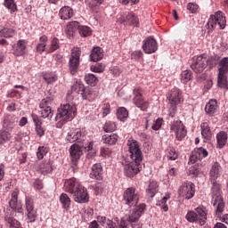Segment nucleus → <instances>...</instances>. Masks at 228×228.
Segmentation results:
<instances>
[{"mask_svg": "<svg viewBox=\"0 0 228 228\" xmlns=\"http://www.w3.org/2000/svg\"><path fill=\"white\" fill-rule=\"evenodd\" d=\"M77 109L75 105L70 103H66L61 105L60 109H58V113L55 117L56 122L61 126L63 124H67V122H70L76 117V112Z\"/></svg>", "mask_w": 228, "mask_h": 228, "instance_id": "1", "label": "nucleus"}, {"mask_svg": "<svg viewBox=\"0 0 228 228\" xmlns=\"http://www.w3.org/2000/svg\"><path fill=\"white\" fill-rule=\"evenodd\" d=\"M212 184L211 188V204L216 208L217 207V215H220L224 208H225V203L224 202V198L222 197V184L218 182H210Z\"/></svg>", "mask_w": 228, "mask_h": 228, "instance_id": "2", "label": "nucleus"}, {"mask_svg": "<svg viewBox=\"0 0 228 228\" xmlns=\"http://www.w3.org/2000/svg\"><path fill=\"white\" fill-rule=\"evenodd\" d=\"M185 219L190 224H200L204 225L208 220V210L204 206H200L194 210H189L185 216Z\"/></svg>", "mask_w": 228, "mask_h": 228, "instance_id": "3", "label": "nucleus"}, {"mask_svg": "<svg viewBox=\"0 0 228 228\" xmlns=\"http://www.w3.org/2000/svg\"><path fill=\"white\" fill-rule=\"evenodd\" d=\"M216 26H219V29H225L227 26V18L225 17V13L222 11H217L210 15L207 23V28L209 31H215Z\"/></svg>", "mask_w": 228, "mask_h": 228, "instance_id": "4", "label": "nucleus"}, {"mask_svg": "<svg viewBox=\"0 0 228 228\" xmlns=\"http://www.w3.org/2000/svg\"><path fill=\"white\" fill-rule=\"evenodd\" d=\"M126 145L132 161L142 164V161H143V153L142 152V149H140V142L134 139H129Z\"/></svg>", "mask_w": 228, "mask_h": 228, "instance_id": "5", "label": "nucleus"}, {"mask_svg": "<svg viewBox=\"0 0 228 228\" xmlns=\"http://www.w3.org/2000/svg\"><path fill=\"white\" fill-rule=\"evenodd\" d=\"M123 202L128 208H136L140 202V192L134 187H129L123 192Z\"/></svg>", "mask_w": 228, "mask_h": 228, "instance_id": "6", "label": "nucleus"}, {"mask_svg": "<svg viewBox=\"0 0 228 228\" xmlns=\"http://www.w3.org/2000/svg\"><path fill=\"white\" fill-rule=\"evenodd\" d=\"M170 131L175 133V140L177 142H183L184 138H186V134H188V131L186 130V126L183 123V121L177 119L171 122L169 125Z\"/></svg>", "mask_w": 228, "mask_h": 228, "instance_id": "7", "label": "nucleus"}, {"mask_svg": "<svg viewBox=\"0 0 228 228\" xmlns=\"http://www.w3.org/2000/svg\"><path fill=\"white\" fill-rule=\"evenodd\" d=\"M80 58H81V48L74 47L71 50V53L69 61V70L72 76H74V74H76V72H77V69H79Z\"/></svg>", "mask_w": 228, "mask_h": 228, "instance_id": "8", "label": "nucleus"}, {"mask_svg": "<svg viewBox=\"0 0 228 228\" xmlns=\"http://www.w3.org/2000/svg\"><path fill=\"white\" fill-rule=\"evenodd\" d=\"M53 101H54L53 97H46L41 101L39 104V111L43 118H53V108H51Z\"/></svg>", "mask_w": 228, "mask_h": 228, "instance_id": "9", "label": "nucleus"}, {"mask_svg": "<svg viewBox=\"0 0 228 228\" xmlns=\"http://www.w3.org/2000/svg\"><path fill=\"white\" fill-rule=\"evenodd\" d=\"M66 139L69 143H74V142L83 143L84 142H86V131L79 128L72 129L68 133Z\"/></svg>", "mask_w": 228, "mask_h": 228, "instance_id": "10", "label": "nucleus"}, {"mask_svg": "<svg viewBox=\"0 0 228 228\" xmlns=\"http://www.w3.org/2000/svg\"><path fill=\"white\" fill-rule=\"evenodd\" d=\"M134 98L133 102L134 104L141 109V111H147L149 109L150 103L147 101L143 100V95L142 94V88L137 87L133 91Z\"/></svg>", "mask_w": 228, "mask_h": 228, "instance_id": "11", "label": "nucleus"}, {"mask_svg": "<svg viewBox=\"0 0 228 228\" xmlns=\"http://www.w3.org/2000/svg\"><path fill=\"white\" fill-rule=\"evenodd\" d=\"M179 195L185 197L186 200L195 197V183L191 182H183L178 190Z\"/></svg>", "mask_w": 228, "mask_h": 228, "instance_id": "12", "label": "nucleus"}, {"mask_svg": "<svg viewBox=\"0 0 228 228\" xmlns=\"http://www.w3.org/2000/svg\"><path fill=\"white\" fill-rule=\"evenodd\" d=\"M25 209L27 211V218L30 224L37 222L38 216L37 210L35 208V200L32 198L27 197L25 199Z\"/></svg>", "mask_w": 228, "mask_h": 228, "instance_id": "13", "label": "nucleus"}, {"mask_svg": "<svg viewBox=\"0 0 228 228\" xmlns=\"http://www.w3.org/2000/svg\"><path fill=\"white\" fill-rule=\"evenodd\" d=\"M208 55L201 54L198 56L191 64V69L196 73L200 74L204 72L206 67H208Z\"/></svg>", "mask_w": 228, "mask_h": 228, "instance_id": "14", "label": "nucleus"}, {"mask_svg": "<svg viewBox=\"0 0 228 228\" xmlns=\"http://www.w3.org/2000/svg\"><path fill=\"white\" fill-rule=\"evenodd\" d=\"M147 206L145 203L140 204L139 206L135 207L132 213L128 216L126 221L131 224V227H136V223L140 220V216L143 215L145 208Z\"/></svg>", "mask_w": 228, "mask_h": 228, "instance_id": "15", "label": "nucleus"}, {"mask_svg": "<svg viewBox=\"0 0 228 228\" xmlns=\"http://www.w3.org/2000/svg\"><path fill=\"white\" fill-rule=\"evenodd\" d=\"M120 24L124 26H133V28H140V18L134 12H128L125 16L119 18Z\"/></svg>", "mask_w": 228, "mask_h": 228, "instance_id": "16", "label": "nucleus"}, {"mask_svg": "<svg viewBox=\"0 0 228 228\" xmlns=\"http://www.w3.org/2000/svg\"><path fill=\"white\" fill-rule=\"evenodd\" d=\"M167 99L169 104H181L184 101L183 91L177 87H174L167 93Z\"/></svg>", "mask_w": 228, "mask_h": 228, "instance_id": "17", "label": "nucleus"}, {"mask_svg": "<svg viewBox=\"0 0 228 228\" xmlns=\"http://www.w3.org/2000/svg\"><path fill=\"white\" fill-rule=\"evenodd\" d=\"M142 51L145 54H152L158 51V42L154 37L150 36L142 41Z\"/></svg>", "mask_w": 228, "mask_h": 228, "instance_id": "18", "label": "nucleus"}, {"mask_svg": "<svg viewBox=\"0 0 228 228\" xmlns=\"http://www.w3.org/2000/svg\"><path fill=\"white\" fill-rule=\"evenodd\" d=\"M73 200L77 204H86L90 200V195L86 187L81 185L78 190L73 194Z\"/></svg>", "mask_w": 228, "mask_h": 228, "instance_id": "19", "label": "nucleus"}, {"mask_svg": "<svg viewBox=\"0 0 228 228\" xmlns=\"http://www.w3.org/2000/svg\"><path fill=\"white\" fill-rule=\"evenodd\" d=\"M208 156H209V152L205 148H195L191 154L189 163L194 165V163L200 161V159H204V158H208Z\"/></svg>", "mask_w": 228, "mask_h": 228, "instance_id": "20", "label": "nucleus"}, {"mask_svg": "<svg viewBox=\"0 0 228 228\" xmlns=\"http://www.w3.org/2000/svg\"><path fill=\"white\" fill-rule=\"evenodd\" d=\"M81 186H83V184L75 177L67 179L64 182V191H67V193H71V195H74Z\"/></svg>", "mask_w": 228, "mask_h": 228, "instance_id": "21", "label": "nucleus"}, {"mask_svg": "<svg viewBox=\"0 0 228 228\" xmlns=\"http://www.w3.org/2000/svg\"><path fill=\"white\" fill-rule=\"evenodd\" d=\"M19 192L12 191L11 194V200L9 201V206L11 208H7L6 211H13L15 213H22V203L19 202Z\"/></svg>", "mask_w": 228, "mask_h": 228, "instance_id": "22", "label": "nucleus"}, {"mask_svg": "<svg viewBox=\"0 0 228 228\" xmlns=\"http://www.w3.org/2000/svg\"><path fill=\"white\" fill-rule=\"evenodd\" d=\"M28 51V41L20 39L12 45V54L16 57L25 56Z\"/></svg>", "mask_w": 228, "mask_h": 228, "instance_id": "23", "label": "nucleus"}, {"mask_svg": "<svg viewBox=\"0 0 228 228\" xmlns=\"http://www.w3.org/2000/svg\"><path fill=\"white\" fill-rule=\"evenodd\" d=\"M69 155L71 158V165H77V161L81 159V156L83 155V148L81 144L74 143L69 148Z\"/></svg>", "mask_w": 228, "mask_h": 228, "instance_id": "24", "label": "nucleus"}, {"mask_svg": "<svg viewBox=\"0 0 228 228\" xmlns=\"http://www.w3.org/2000/svg\"><path fill=\"white\" fill-rule=\"evenodd\" d=\"M142 170V164L134 163V161L130 162L129 164L125 165L124 167V174L126 177H133L139 174Z\"/></svg>", "mask_w": 228, "mask_h": 228, "instance_id": "25", "label": "nucleus"}, {"mask_svg": "<svg viewBox=\"0 0 228 228\" xmlns=\"http://www.w3.org/2000/svg\"><path fill=\"white\" fill-rule=\"evenodd\" d=\"M222 172H224V169L222 168V165H220V163L218 162L212 163V166L209 171L210 183H215V181H217L218 177L222 175Z\"/></svg>", "mask_w": 228, "mask_h": 228, "instance_id": "26", "label": "nucleus"}, {"mask_svg": "<svg viewBox=\"0 0 228 228\" xmlns=\"http://www.w3.org/2000/svg\"><path fill=\"white\" fill-rule=\"evenodd\" d=\"M15 215L13 211L6 210L4 220L6 223L7 227L9 228H22L20 225V222L19 220L15 219Z\"/></svg>", "mask_w": 228, "mask_h": 228, "instance_id": "27", "label": "nucleus"}, {"mask_svg": "<svg viewBox=\"0 0 228 228\" xmlns=\"http://www.w3.org/2000/svg\"><path fill=\"white\" fill-rule=\"evenodd\" d=\"M31 118L35 124V129L37 136H39V138H42V136L45 134V129L42 127V119L40 118V117H38V115L35 113L31 114Z\"/></svg>", "mask_w": 228, "mask_h": 228, "instance_id": "28", "label": "nucleus"}, {"mask_svg": "<svg viewBox=\"0 0 228 228\" xmlns=\"http://www.w3.org/2000/svg\"><path fill=\"white\" fill-rule=\"evenodd\" d=\"M216 147L217 149H224L227 145L228 134L227 132L222 130L216 135Z\"/></svg>", "mask_w": 228, "mask_h": 228, "instance_id": "29", "label": "nucleus"}, {"mask_svg": "<svg viewBox=\"0 0 228 228\" xmlns=\"http://www.w3.org/2000/svg\"><path fill=\"white\" fill-rule=\"evenodd\" d=\"M209 121H205L200 124L201 136L207 141L211 140L213 132H211V126H209Z\"/></svg>", "mask_w": 228, "mask_h": 228, "instance_id": "30", "label": "nucleus"}, {"mask_svg": "<svg viewBox=\"0 0 228 228\" xmlns=\"http://www.w3.org/2000/svg\"><path fill=\"white\" fill-rule=\"evenodd\" d=\"M17 122H19L17 118L7 116L4 119L3 129L5 131H12V129L17 126Z\"/></svg>", "mask_w": 228, "mask_h": 228, "instance_id": "31", "label": "nucleus"}, {"mask_svg": "<svg viewBox=\"0 0 228 228\" xmlns=\"http://www.w3.org/2000/svg\"><path fill=\"white\" fill-rule=\"evenodd\" d=\"M90 177L91 179H96V181L102 179V166L101 164L93 165Z\"/></svg>", "mask_w": 228, "mask_h": 228, "instance_id": "32", "label": "nucleus"}, {"mask_svg": "<svg viewBox=\"0 0 228 228\" xmlns=\"http://www.w3.org/2000/svg\"><path fill=\"white\" fill-rule=\"evenodd\" d=\"M74 16V11L69 6H63L60 9L59 17L61 20H69Z\"/></svg>", "mask_w": 228, "mask_h": 228, "instance_id": "33", "label": "nucleus"}, {"mask_svg": "<svg viewBox=\"0 0 228 228\" xmlns=\"http://www.w3.org/2000/svg\"><path fill=\"white\" fill-rule=\"evenodd\" d=\"M79 29V22L77 21H71L65 28V33L69 38L74 37V33H76Z\"/></svg>", "mask_w": 228, "mask_h": 228, "instance_id": "34", "label": "nucleus"}, {"mask_svg": "<svg viewBox=\"0 0 228 228\" xmlns=\"http://www.w3.org/2000/svg\"><path fill=\"white\" fill-rule=\"evenodd\" d=\"M159 188V184L155 180H151L146 190V195L152 199L158 193Z\"/></svg>", "mask_w": 228, "mask_h": 228, "instance_id": "35", "label": "nucleus"}, {"mask_svg": "<svg viewBox=\"0 0 228 228\" xmlns=\"http://www.w3.org/2000/svg\"><path fill=\"white\" fill-rule=\"evenodd\" d=\"M216 110H218V102L216 100H210L205 107V111L208 115H215Z\"/></svg>", "mask_w": 228, "mask_h": 228, "instance_id": "36", "label": "nucleus"}, {"mask_svg": "<svg viewBox=\"0 0 228 228\" xmlns=\"http://www.w3.org/2000/svg\"><path fill=\"white\" fill-rule=\"evenodd\" d=\"M47 36L43 35L39 37V43L37 44L36 47L37 53L39 54H42V53L45 52V47H47Z\"/></svg>", "mask_w": 228, "mask_h": 228, "instance_id": "37", "label": "nucleus"}, {"mask_svg": "<svg viewBox=\"0 0 228 228\" xmlns=\"http://www.w3.org/2000/svg\"><path fill=\"white\" fill-rule=\"evenodd\" d=\"M103 56H104L103 51L99 46L94 47L92 50V53L90 54V58L92 61H99L100 60H102Z\"/></svg>", "mask_w": 228, "mask_h": 228, "instance_id": "38", "label": "nucleus"}, {"mask_svg": "<svg viewBox=\"0 0 228 228\" xmlns=\"http://www.w3.org/2000/svg\"><path fill=\"white\" fill-rule=\"evenodd\" d=\"M12 138V133H10V131L4 130V128L0 130V145H4V143H8V142H10Z\"/></svg>", "mask_w": 228, "mask_h": 228, "instance_id": "39", "label": "nucleus"}, {"mask_svg": "<svg viewBox=\"0 0 228 228\" xmlns=\"http://www.w3.org/2000/svg\"><path fill=\"white\" fill-rule=\"evenodd\" d=\"M102 141L107 145H115V143L118 142V135L115 134H104L102 138Z\"/></svg>", "mask_w": 228, "mask_h": 228, "instance_id": "40", "label": "nucleus"}, {"mask_svg": "<svg viewBox=\"0 0 228 228\" xmlns=\"http://www.w3.org/2000/svg\"><path fill=\"white\" fill-rule=\"evenodd\" d=\"M38 168L44 175H45L46 174H51V172H53V167L51 166V160L41 162L39 164Z\"/></svg>", "mask_w": 228, "mask_h": 228, "instance_id": "41", "label": "nucleus"}, {"mask_svg": "<svg viewBox=\"0 0 228 228\" xmlns=\"http://www.w3.org/2000/svg\"><path fill=\"white\" fill-rule=\"evenodd\" d=\"M16 33H17V31L13 28H4L0 30V37H2L4 38H12V37H15Z\"/></svg>", "mask_w": 228, "mask_h": 228, "instance_id": "42", "label": "nucleus"}, {"mask_svg": "<svg viewBox=\"0 0 228 228\" xmlns=\"http://www.w3.org/2000/svg\"><path fill=\"white\" fill-rule=\"evenodd\" d=\"M43 79L47 83V85H51L52 83H55L58 79V76L53 72H45L43 73Z\"/></svg>", "mask_w": 228, "mask_h": 228, "instance_id": "43", "label": "nucleus"}, {"mask_svg": "<svg viewBox=\"0 0 228 228\" xmlns=\"http://www.w3.org/2000/svg\"><path fill=\"white\" fill-rule=\"evenodd\" d=\"M63 209H69L70 208V198L67 193H61L59 199Z\"/></svg>", "mask_w": 228, "mask_h": 228, "instance_id": "44", "label": "nucleus"}, {"mask_svg": "<svg viewBox=\"0 0 228 228\" xmlns=\"http://www.w3.org/2000/svg\"><path fill=\"white\" fill-rule=\"evenodd\" d=\"M217 85L219 88H224V90H228L227 76L225 73H218Z\"/></svg>", "mask_w": 228, "mask_h": 228, "instance_id": "45", "label": "nucleus"}, {"mask_svg": "<svg viewBox=\"0 0 228 228\" xmlns=\"http://www.w3.org/2000/svg\"><path fill=\"white\" fill-rule=\"evenodd\" d=\"M4 6L10 11V13H15L18 10L15 0H4Z\"/></svg>", "mask_w": 228, "mask_h": 228, "instance_id": "46", "label": "nucleus"}, {"mask_svg": "<svg viewBox=\"0 0 228 228\" xmlns=\"http://www.w3.org/2000/svg\"><path fill=\"white\" fill-rule=\"evenodd\" d=\"M85 81L90 86H95V85L99 83V78H97L95 75L88 73L85 76Z\"/></svg>", "mask_w": 228, "mask_h": 228, "instance_id": "47", "label": "nucleus"}, {"mask_svg": "<svg viewBox=\"0 0 228 228\" xmlns=\"http://www.w3.org/2000/svg\"><path fill=\"white\" fill-rule=\"evenodd\" d=\"M127 117H129V112L127 111L126 108L120 107L119 109H118L117 118H118V120L124 122L127 118Z\"/></svg>", "mask_w": 228, "mask_h": 228, "instance_id": "48", "label": "nucleus"}, {"mask_svg": "<svg viewBox=\"0 0 228 228\" xmlns=\"http://www.w3.org/2000/svg\"><path fill=\"white\" fill-rule=\"evenodd\" d=\"M219 73L221 74H227L228 73V57H224L219 61Z\"/></svg>", "mask_w": 228, "mask_h": 228, "instance_id": "49", "label": "nucleus"}, {"mask_svg": "<svg viewBox=\"0 0 228 228\" xmlns=\"http://www.w3.org/2000/svg\"><path fill=\"white\" fill-rule=\"evenodd\" d=\"M86 3L90 10H95L104 3V0H86Z\"/></svg>", "mask_w": 228, "mask_h": 228, "instance_id": "50", "label": "nucleus"}, {"mask_svg": "<svg viewBox=\"0 0 228 228\" xmlns=\"http://www.w3.org/2000/svg\"><path fill=\"white\" fill-rule=\"evenodd\" d=\"M170 199V194H166L165 197L157 203V206H159L160 209L167 212L168 211V205H167V200Z\"/></svg>", "mask_w": 228, "mask_h": 228, "instance_id": "51", "label": "nucleus"}, {"mask_svg": "<svg viewBox=\"0 0 228 228\" xmlns=\"http://www.w3.org/2000/svg\"><path fill=\"white\" fill-rule=\"evenodd\" d=\"M115 129H117V125L112 121H107L103 126L105 133H113Z\"/></svg>", "mask_w": 228, "mask_h": 228, "instance_id": "52", "label": "nucleus"}, {"mask_svg": "<svg viewBox=\"0 0 228 228\" xmlns=\"http://www.w3.org/2000/svg\"><path fill=\"white\" fill-rule=\"evenodd\" d=\"M218 207H216V216L219 218L221 222H224V224H227L228 225V214L224 215V211H225V207L221 211L220 215L217 213Z\"/></svg>", "mask_w": 228, "mask_h": 228, "instance_id": "53", "label": "nucleus"}, {"mask_svg": "<svg viewBox=\"0 0 228 228\" xmlns=\"http://www.w3.org/2000/svg\"><path fill=\"white\" fill-rule=\"evenodd\" d=\"M58 49H60V39H58V37H53L51 41L49 53H54V51H58Z\"/></svg>", "mask_w": 228, "mask_h": 228, "instance_id": "54", "label": "nucleus"}, {"mask_svg": "<svg viewBox=\"0 0 228 228\" xmlns=\"http://www.w3.org/2000/svg\"><path fill=\"white\" fill-rule=\"evenodd\" d=\"M78 33L81 37H90V35H92V30L89 27L79 25Z\"/></svg>", "mask_w": 228, "mask_h": 228, "instance_id": "55", "label": "nucleus"}, {"mask_svg": "<svg viewBox=\"0 0 228 228\" xmlns=\"http://www.w3.org/2000/svg\"><path fill=\"white\" fill-rule=\"evenodd\" d=\"M191 80V72L190 70H184L181 74V81L183 84L188 83V81Z\"/></svg>", "mask_w": 228, "mask_h": 228, "instance_id": "56", "label": "nucleus"}, {"mask_svg": "<svg viewBox=\"0 0 228 228\" xmlns=\"http://www.w3.org/2000/svg\"><path fill=\"white\" fill-rule=\"evenodd\" d=\"M177 105L174 103H168V117H171V118H174L175 115H177Z\"/></svg>", "mask_w": 228, "mask_h": 228, "instance_id": "57", "label": "nucleus"}, {"mask_svg": "<svg viewBox=\"0 0 228 228\" xmlns=\"http://www.w3.org/2000/svg\"><path fill=\"white\" fill-rule=\"evenodd\" d=\"M167 158L171 161H175V159L179 158V154L177 153V151H175V149L170 148L167 150Z\"/></svg>", "mask_w": 228, "mask_h": 228, "instance_id": "58", "label": "nucleus"}, {"mask_svg": "<svg viewBox=\"0 0 228 228\" xmlns=\"http://www.w3.org/2000/svg\"><path fill=\"white\" fill-rule=\"evenodd\" d=\"M48 151L47 148L45 146H39L37 151V159H44V156L47 154Z\"/></svg>", "mask_w": 228, "mask_h": 228, "instance_id": "59", "label": "nucleus"}, {"mask_svg": "<svg viewBox=\"0 0 228 228\" xmlns=\"http://www.w3.org/2000/svg\"><path fill=\"white\" fill-rule=\"evenodd\" d=\"M104 65L102 63H98L94 66L91 67L92 72H96L98 74H101V72H104Z\"/></svg>", "mask_w": 228, "mask_h": 228, "instance_id": "60", "label": "nucleus"}, {"mask_svg": "<svg viewBox=\"0 0 228 228\" xmlns=\"http://www.w3.org/2000/svg\"><path fill=\"white\" fill-rule=\"evenodd\" d=\"M161 126H163V118H159L152 125L151 129H153V131H159V129H161Z\"/></svg>", "mask_w": 228, "mask_h": 228, "instance_id": "61", "label": "nucleus"}, {"mask_svg": "<svg viewBox=\"0 0 228 228\" xmlns=\"http://www.w3.org/2000/svg\"><path fill=\"white\" fill-rule=\"evenodd\" d=\"M187 10H189L191 13H197V12H199V4L195 3H189L187 4Z\"/></svg>", "mask_w": 228, "mask_h": 228, "instance_id": "62", "label": "nucleus"}, {"mask_svg": "<svg viewBox=\"0 0 228 228\" xmlns=\"http://www.w3.org/2000/svg\"><path fill=\"white\" fill-rule=\"evenodd\" d=\"M75 90L77 91V94H79L80 95H82V94H85V85L81 84V83H77L74 86Z\"/></svg>", "mask_w": 228, "mask_h": 228, "instance_id": "63", "label": "nucleus"}, {"mask_svg": "<svg viewBox=\"0 0 228 228\" xmlns=\"http://www.w3.org/2000/svg\"><path fill=\"white\" fill-rule=\"evenodd\" d=\"M143 57V53L142 51H134L131 53L132 60H140V58Z\"/></svg>", "mask_w": 228, "mask_h": 228, "instance_id": "64", "label": "nucleus"}]
</instances>
